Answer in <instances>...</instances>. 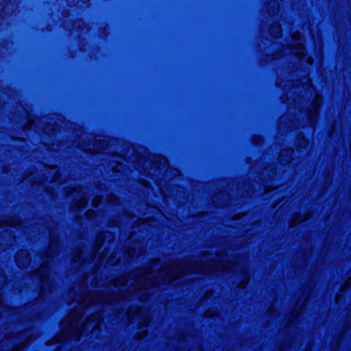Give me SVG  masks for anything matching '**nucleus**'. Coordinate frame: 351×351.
Masks as SVG:
<instances>
[{"label":"nucleus","instance_id":"f257e3e1","mask_svg":"<svg viewBox=\"0 0 351 351\" xmlns=\"http://www.w3.org/2000/svg\"><path fill=\"white\" fill-rule=\"evenodd\" d=\"M185 268V264L180 262L173 263L171 265L167 271V276L165 279V282H173L181 273L183 272Z\"/></svg>","mask_w":351,"mask_h":351},{"label":"nucleus","instance_id":"f03ea898","mask_svg":"<svg viewBox=\"0 0 351 351\" xmlns=\"http://www.w3.org/2000/svg\"><path fill=\"white\" fill-rule=\"evenodd\" d=\"M145 271H141L138 273L137 279L136 280V284H130L131 289L134 293H138L141 289H145L148 286L147 285V280L149 279L147 276H144Z\"/></svg>","mask_w":351,"mask_h":351},{"label":"nucleus","instance_id":"7ed1b4c3","mask_svg":"<svg viewBox=\"0 0 351 351\" xmlns=\"http://www.w3.org/2000/svg\"><path fill=\"white\" fill-rule=\"evenodd\" d=\"M101 319V315L99 313H96L88 317L84 324L85 330L88 329L89 327L91 328V330H93L99 326V322Z\"/></svg>","mask_w":351,"mask_h":351},{"label":"nucleus","instance_id":"20e7f679","mask_svg":"<svg viewBox=\"0 0 351 351\" xmlns=\"http://www.w3.org/2000/svg\"><path fill=\"white\" fill-rule=\"evenodd\" d=\"M293 39L295 43L294 44L295 47L292 49V53L296 55L298 57H301L303 55V47L302 43L300 41V34L295 33L293 35Z\"/></svg>","mask_w":351,"mask_h":351},{"label":"nucleus","instance_id":"39448f33","mask_svg":"<svg viewBox=\"0 0 351 351\" xmlns=\"http://www.w3.org/2000/svg\"><path fill=\"white\" fill-rule=\"evenodd\" d=\"M321 104L320 97L318 95H316L315 98L313 100V108L312 109L308 112V119L311 122H313V121L317 117V113H318V108Z\"/></svg>","mask_w":351,"mask_h":351},{"label":"nucleus","instance_id":"423d86ee","mask_svg":"<svg viewBox=\"0 0 351 351\" xmlns=\"http://www.w3.org/2000/svg\"><path fill=\"white\" fill-rule=\"evenodd\" d=\"M16 261L21 267H25L30 261L29 254L26 251H20L16 254Z\"/></svg>","mask_w":351,"mask_h":351},{"label":"nucleus","instance_id":"0eeeda50","mask_svg":"<svg viewBox=\"0 0 351 351\" xmlns=\"http://www.w3.org/2000/svg\"><path fill=\"white\" fill-rule=\"evenodd\" d=\"M311 216L310 213H305L304 215H302L301 214H297L294 216V217L292 219L291 221L290 222V226H293L294 225L304 221L306 219H308Z\"/></svg>","mask_w":351,"mask_h":351},{"label":"nucleus","instance_id":"6e6552de","mask_svg":"<svg viewBox=\"0 0 351 351\" xmlns=\"http://www.w3.org/2000/svg\"><path fill=\"white\" fill-rule=\"evenodd\" d=\"M293 152L291 149L282 150L279 156L280 160L282 163H289Z\"/></svg>","mask_w":351,"mask_h":351},{"label":"nucleus","instance_id":"1a4fd4ad","mask_svg":"<svg viewBox=\"0 0 351 351\" xmlns=\"http://www.w3.org/2000/svg\"><path fill=\"white\" fill-rule=\"evenodd\" d=\"M77 313L75 312L71 313L69 316L63 321L62 324H70L71 328L75 326V322L77 319Z\"/></svg>","mask_w":351,"mask_h":351},{"label":"nucleus","instance_id":"9d476101","mask_svg":"<svg viewBox=\"0 0 351 351\" xmlns=\"http://www.w3.org/2000/svg\"><path fill=\"white\" fill-rule=\"evenodd\" d=\"M268 12L270 14H276L279 8L278 0H271L268 3Z\"/></svg>","mask_w":351,"mask_h":351},{"label":"nucleus","instance_id":"9b49d317","mask_svg":"<svg viewBox=\"0 0 351 351\" xmlns=\"http://www.w3.org/2000/svg\"><path fill=\"white\" fill-rule=\"evenodd\" d=\"M270 32L274 37H279L281 35V28L279 24H274L270 29Z\"/></svg>","mask_w":351,"mask_h":351},{"label":"nucleus","instance_id":"f8f14e48","mask_svg":"<svg viewBox=\"0 0 351 351\" xmlns=\"http://www.w3.org/2000/svg\"><path fill=\"white\" fill-rule=\"evenodd\" d=\"M36 275L41 280H44L47 277V269L45 267H42L40 270L36 271Z\"/></svg>","mask_w":351,"mask_h":351},{"label":"nucleus","instance_id":"ddd939ff","mask_svg":"<svg viewBox=\"0 0 351 351\" xmlns=\"http://www.w3.org/2000/svg\"><path fill=\"white\" fill-rule=\"evenodd\" d=\"M150 319L148 315H145L143 317L142 320L139 322V327L143 328L145 327L148 325Z\"/></svg>","mask_w":351,"mask_h":351},{"label":"nucleus","instance_id":"4468645a","mask_svg":"<svg viewBox=\"0 0 351 351\" xmlns=\"http://www.w3.org/2000/svg\"><path fill=\"white\" fill-rule=\"evenodd\" d=\"M101 201V198L100 197H96L93 199L92 204L93 206L96 207L100 204Z\"/></svg>","mask_w":351,"mask_h":351},{"label":"nucleus","instance_id":"2eb2a0df","mask_svg":"<svg viewBox=\"0 0 351 351\" xmlns=\"http://www.w3.org/2000/svg\"><path fill=\"white\" fill-rule=\"evenodd\" d=\"M86 202H87L86 199L84 197L80 200V202L77 203V206L80 207H82L86 204Z\"/></svg>","mask_w":351,"mask_h":351},{"label":"nucleus","instance_id":"dca6fc26","mask_svg":"<svg viewBox=\"0 0 351 351\" xmlns=\"http://www.w3.org/2000/svg\"><path fill=\"white\" fill-rule=\"evenodd\" d=\"M248 281V278L245 277V279L239 285V288H243L247 284Z\"/></svg>","mask_w":351,"mask_h":351},{"label":"nucleus","instance_id":"f3484780","mask_svg":"<svg viewBox=\"0 0 351 351\" xmlns=\"http://www.w3.org/2000/svg\"><path fill=\"white\" fill-rule=\"evenodd\" d=\"M351 284V278H348L346 282V285L342 287V289H346Z\"/></svg>","mask_w":351,"mask_h":351},{"label":"nucleus","instance_id":"a211bd4d","mask_svg":"<svg viewBox=\"0 0 351 351\" xmlns=\"http://www.w3.org/2000/svg\"><path fill=\"white\" fill-rule=\"evenodd\" d=\"M218 267H219V269H227L229 268V267L226 266V265H225L223 263L221 265L219 266Z\"/></svg>","mask_w":351,"mask_h":351},{"label":"nucleus","instance_id":"6ab92c4d","mask_svg":"<svg viewBox=\"0 0 351 351\" xmlns=\"http://www.w3.org/2000/svg\"><path fill=\"white\" fill-rule=\"evenodd\" d=\"M147 334V330H143V334L142 335H138V339H141L143 338L144 336H145Z\"/></svg>","mask_w":351,"mask_h":351},{"label":"nucleus","instance_id":"aec40b11","mask_svg":"<svg viewBox=\"0 0 351 351\" xmlns=\"http://www.w3.org/2000/svg\"><path fill=\"white\" fill-rule=\"evenodd\" d=\"M195 270L200 271V272H206L207 271L205 268H197Z\"/></svg>","mask_w":351,"mask_h":351},{"label":"nucleus","instance_id":"412c9836","mask_svg":"<svg viewBox=\"0 0 351 351\" xmlns=\"http://www.w3.org/2000/svg\"><path fill=\"white\" fill-rule=\"evenodd\" d=\"M123 285H125V282H123ZM120 285H122V284L119 283V280H116L114 282V287H118V286H120Z\"/></svg>","mask_w":351,"mask_h":351},{"label":"nucleus","instance_id":"4be33fe9","mask_svg":"<svg viewBox=\"0 0 351 351\" xmlns=\"http://www.w3.org/2000/svg\"><path fill=\"white\" fill-rule=\"evenodd\" d=\"M307 62H308L310 64H313V59L312 58H308Z\"/></svg>","mask_w":351,"mask_h":351},{"label":"nucleus","instance_id":"5701e85b","mask_svg":"<svg viewBox=\"0 0 351 351\" xmlns=\"http://www.w3.org/2000/svg\"><path fill=\"white\" fill-rule=\"evenodd\" d=\"M138 297L140 299H141V300H144V298H141V295H138Z\"/></svg>","mask_w":351,"mask_h":351}]
</instances>
